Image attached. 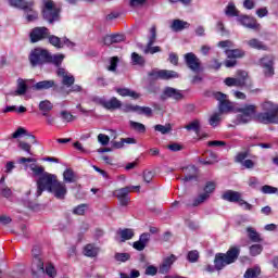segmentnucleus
I'll return each mask as SVG.
<instances>
[{
	"label": "nucleus",
	"instance_id": "obj_1",
	"mask_svg": "<svg viewBox=\"0 0 278 278\" xmlns=\"http://www.w3.org/2000/svg\"><path fill=\"white\" fill-rule=\"evenodd\" d=\"M264 113H258L256 118L263 125H278V104L266 101L262 104Z\"/></svg>",
	"mask_w": 278,
	"mask_h": 278
},
{
	"label": "nucleus",
	"instance_id": "obj_2",
	"mask_svg": "<svg viewBox=\"0 0 278 278\" xmlns=\"http://www.w3.org/2000/svg\"><path fill=\"white\" fill-rule=\"evenodd\" d=\"M238 257H240V248L238 247L230 248L227 253H217L214 258L216 270H223L225 266L233 264Z\"/></svg>",
	"mask_w": 278,
	"mask_h": 278
},
{
	"label": "nucleus",
	"instance_id": "obj_3",
	"mask_svg": "<svg viewBox=\"0 0 278 278\" xmlns=\"http://www.w3.org/2000/svg\"><path fill=\"white\" fill-rule=\"evenodd\" d=\"M42 16L50 24L60 21V8L55 5L53 0H42Z\"/></svg>",
	"mask_w": 278,
	"mask_h": 278
},
{
	"label": "nucleus",
	"instance_id": "obj_4",
	"mask_svg": "<svg viewBox=\"0 0 278 278\" xmlns=\"http://www.w3.org/2000/svg\"><path fill=\"white\" fill-rule=\"evenodd\" d=\"M56 181L58 176L55 174L43 173L37 180V197H41L45 190L50 192Z\"/></svg>",
	"mask_w": 278,
	"mask_h": 278
},
{
	"label": "nucleus",
	"instance_id": "obj_5",
	"mask_svg": "<svg viewBox=\"0 0 278 278\" xmlns=\"http://www.w3.org/2000/svg\"><path fill=\"white\" fill-rule=\"evenodd\" d=\"M49 58V50L45 48H35L31 50L28 60L30 62V66H45L47 64Z\"/></svg>",
	"mask_w": 278,
	"mask_h": 278
},
{
	"label": "nucleus",
	"instance_id": "obj_6",
	"mask_svg": "<svg viewBox=\"0 0 278 278\" xmlns=\"http://www.w3.org/2000/svg\"><path fill=\"white\" fill-rule=\"evenodd\" d=\"M134 190H140V186H128L124 188L116 189L113 192V195L116 197V199L119 201V204L123 207H127L129 205V192H134Z\"/></svg>",
	"mask_w": 278,
	"mask_h": 278
},
{
	"label": "nucleus",
	"instance_id": "obj_7",
	"mask_svg": "<svg viewBox=\"0 0 278 278\" xmlns=\"http://www.w3.org/2000/svg\"><path fill=\"white\" fill-rule=\"evenodd\" d=\"M240 114L237 115L236 125H247V123H251L253 116H255V105L250 104L245 105L238 110Z\"/></svg>",
	"mask_w": 278,
	"mask_h": 278
},
{
	"label": "nucleus",
	"instance_id": "obj_8",
	"mask_svg": "<svg viewBox=\"0 0 278 278\" xmlns=\"http://www.w3.org/2000/svg\"><path fill=\"white\" fill-rule=\"evenodd\" d=\"M258 64L263 68L265 77L275 75V56L267 54L260 59Z\"/></svg>",
	"mask_w": 278,
	"mask_h": 278
},
{
	"label": "nucleus",
	"instance_id": "obj_9",
	"mask_svg": "<svg viewBox=\"0 0 278 278\" xmlns=\"http://www.w3.org/2000/svg\"><path fill=\"white\" fill-rule=\"evenodd\" d=\"M249 79V74L244 71L237 72V77H227L225 79L226 86H235L237 88H244L247 86V80Z\"/></svg>",
	"mask_w": 278,
	"mask_h": 278
},
{
	"label": "nucleus",
	"instance_id": "obj_10",
	"mask_svg": "<svg viewBox=\"0 0 278 278\" xmlns=\"http://www.w3.org/2000/svg\"><path fill=\"white\" fill-rule=\"evenodd\" d=\"M214 97L216 101L219 102V114H225L227 112H231L233 110V105L231 102L227 99V94L223 92H215Z\"/></svg>",
	"mask_w": 278,
	"mask_h": 278
},
{
	"label": "nucleus",
	"instance_id": "obj_11",
	"mask_svg": "<svg viewBox=\"0 0 278 278\" xmlns=\"http://www.w3.org/2000/svg\"><path fill=\"white\" fill-rule=\"evenodd\" d=\"M161 99L163 101H166V99H173L174 101H181V99H184V93H181V90L179 89H175L173 87H165L161 94Z\"/></svg>",
	"mask_w": 278,
	"mask_h": 278
},
{
	"label": "nucleus",
	"instance_id": "obj_12",
	"mask_svg": "<svg viewBox=\"0 0 278 278\" xmlns=\"http://www.w3.org/2000/svg\"><path fill=\"white\" fill-rule=\"evenodd\" d=\"M49 28L47 27H35L30 31V41L31 42H40V40H47L49 38Z\"/></svg>",
	"mask_w": 278,
	"mask_h": 278
},
{
	"label": "nucleus",
	"instance_id": "obj_13",
	"mask_svg": "<svg viewBox=\"0 0 278 278\" xmlns=\"http://www.w3.org/2000/svg\"><path fill=\"white\" fill-rule=\"evenodd\" d=\"M185 62L188 68L193 71V73H199V71H201V60L197 58V54L192 52L185 54Z\"/></svg>",
	"mask_w": 278,
	"mask_h": 278
},
{
	"label": "nucleus",
	"instance_id": "obj_14",
	"mask_svg": "<svg viewBox=\"0 0 278 278\" xmlns=\"http://www.w3.org/2000/svg\"><path fill=\"white\" fill-rule=\"evenodd\" d=\"M49 192L54 194L55 199L64 200L68 189H66V184L58 180Z\"/></svg>",
	"mask_w": 278,
	"mask_h": 278
},
{
	"label": "nucleus",
	"instance_id": "obj_15",
	"mask_svg": "<svg viewBox=\"0 0 278 278\" xmlns=\"http://www.w3.org/2000/svg\"><path fill=\"white\" fill-rule=\"evenodd\" d=\"M238 23L248 29H260V23L257 20L249 16V15H239L237 17Z\"/></svg>",
	"mask_w": 278,
	"mask_h": 278
},
{
	"label": "nucleus",
	"instance_id": "obj_16",
	"mask_svg": "<svg viewBox=\"0 0 278 278\" xmlns=\"http://www.w3.org/2000/svg\"><path fill=\"white\" fill-rule=\"evenodd\" d=\"M58 77H62V84L66 88H71L73 84H75V76L68 73L65 68H58L56 70Z\"/></svg>",
	"mask_w": 278,
	"mask_h": 278
},
{
	"label": "nucleus",
	"instance_id": "obj_17",
	"mask_svg": "<svg viewBox=\"0 0 278 278\" xmlns=\"http://www.w3.org/2000/svg\"><path fill=\"white\" fill-rule=\"evenodd\" d=\"M175 262H177V256H175V254L165 257L159 268V273H161V275H166Z\"/></svg>",
	"mask_w": 278,
	"mask_h": 278
},
{
	"label": "nucleus",
	"instance_id": "obj_18",
	"mask_svg": "<svg viewBox=\"0 0 278 278\" xmlns=\"http://www.w3.org/2000/svg\"><path fill=\"white\" fill-rule=\"evenodd\" d=\"M224 201H229V203H240L242 199V193L233 190H226L222 194Z\"/></svg>",
	"mask_w": 278,
	"mask_h": 278
},
{
	"label": "nucleus",
	"instance_id": "obj_19",
	"mask_svg": "<svg viewBox=\"0 0 278 278\" xmlns=\"http://www.w3.org/2000/svg\"><path fill=\"white\" fill-rule=\"evenodd\" d=\"M64 58H66V55H64L62 53L53 54L50 51H48L47 64H52L56 68H63L61 66H62V62H64Z\"/></svg>",
	"mask_w": 278,
	"mask_h": 278
},
{
	"label": "nucleus",
	"instance_id": "obj_20",
	"mask_svg": "<svg viewBox=\"0 0 278 278\" xmlns=\"http://www.w3.org/2000/svg\"><path fill=\"white\" fill-rule=\"evenodd\" d=\"M244 43L248 45L250 49H255L256 51H268V46L257 38L245 40Z\"/></svg>",
	"mask_w": 278,
	"mask_h": 278
},
{
	"label": "nucleus",
	"instance_id": "obj_21",
	"mask_svg": "<svg viewBox=\"0 0 278 278\" xmlns=\"http://www.w3.org/2000/svg\"><path fill=\"white\" fill-rule=\"evenodd\" d=\"M184 173H185V177L182 178V181H192L194 179H197V175H198V169L197 166L194 165H189L185 168H182Z\"/></svg>",
	"mask_w": 278,
	"mask_h": 278
},
{
	"label": "nucleus",
	"instance_id": "obj_22",
	"mask_svg": "<svg viewBox=\"0 0 278 278\" xmlns=\"http://www.w3.org/2000/svg\"><path fill=\"white\" fill-rule=\"evenodd\" d=\"M31 271L33 275H38V273L45 275V262H42V258H40V256H36L35 258H33Z\"/></svg>",
	"mask_w": 278,
	"mask_h": 278
},
{
	"label": "nucleus",
	"instance_id": "obj_23",
	"mask_svg": "<svg viewBox=\"0 0 278 278\" xmlns=\"http://www.w3.org/2000/svg\"><path fill=\"white\" fill-rule=\"evenodd\" d=\"M10 5L20 10H29L34 5V0H9Z\"/></svg>",
	"mask_w": 278,
	"mask_h": 278
},
{
	"label": "nucleus",
	"instance_id": "obj_24",
	"mask_svg": "<svg viewBox=\"0 0 278 278\" xmlns=\"http://www.w3.org/2000/svg\"><path fill=\"white\" fill-rule=\"evenodd\" d=\"M123 108V102L118 100L116 97L111 98L110 100H105L104 102V110H121Z\"/></svg>",
	"mask_w": 278,
	"mask_h": 278
},
{
	"label": "nucleus",
	"instance_id": "obj_25",
	"mask_svg": "<svg viewBox=\"0 0 278 278\" xmlns=\"http://www.w3.org/2000/svg\"><path fill=\"white\" fill-rule=\"evenodd\" d=\"M34 90H49L56 88L55 80H42L33 86Z\"/></svg>",
	"mask_w": 278,
	"mask_h": 278
},
{
	"label": "nucleus",
	"instance_id": "obj_26",
	"mask_svg": "<svg viewBox=\"0 0 278 278\" xmlns=\"http://www.w3.org/2000/svg\"><path fill=\"white\" fill-rule=\"evenodd\" d=\"M188 27H190V24L181 20H174L170 25L173 31H184V29H188Z\"/></svg>",
	"mask_w": 278,
	"mask_h": 278
},
{
	"label": "nucleus",
	"instance_id": "obj_27",
	"mask_svg": "<svg viewBox=\"0 0 278 278\" xmlns=\"http://www.w3.org/2000/svg\"><path fill=\"white\" fill-rule=\"evenodd\" d=\"M247 233H248V238H249V240H251V242H263L264 241V239H262V235L260 232H257V230H255V228H253V227H248Z\"/></svg>",
	"mask_w": 278,
	"mask_h": 278
},
{
	"label": "nucleus",
	"instance_id": "obj_28",
	"mask_svg": "<svg viewBox=\"0 0 278 278\" xmlns=\"http://www.w3.org/2000/svg\"><path fill=\"white\" fill-rule=\"evenodd\" d=\"M27 93V80L23 78L17 79V88L14 92L15 97H23V94Z\"/></svg>",
	"mask_w": 278,
	"mask_h": 278
},
{
	"label": "nucleus",
	"instance_id": "obj_29",
	"mask_svg": "<svg viewBox=\"0 0 278 278\" xmlns=\"http://www.w3.org/2000/svg\"><path fill=\"white\" fill-rule=\"evenodd\" d=\"M115 91L121 97H131V99H140V93L128 88H116Z\"/></svg>",
	"mask_w": 278,
	"mask_h": 278
},
{
	"label": "nucleus",
	"instance_id": "obj_30",
	"mask_svg": "<svg viewBox=\"0 0 278 278\" xmlns=\"http://www.w3.org/2000/svg\"><path fill=\"white\" fill-rule=\"evenodd\" d=\"M225 14L226 16H229L231 18L236 17L237 18L240 16V11H238V9L236 8V3H233V1H230L226 9H225Z\"/></svg>",
	"mask_w": 278,
	"mask_h": 278
},
{
	"label": "nucleus",
	"instance_id": "obj_31",
	"mask_svg": "<svg viewBox=\"0 0 278 278\" xmlns=\"http://www.w3.org/2000/svg\"><path fill=\"white\" fill-rule=\"evenodd\" d=\"M63 181L65 184H75L77 181V175L72 168H67L63 173Z\"/></svg>",
	"mask_w": 278,
	"mask_h": 278
},
{
	"label": "nucleus",
	"instance_id": "obj_32",
	"mask_svg": "<svg viewBox=\"0 0 278 278\" xmlns=\"http://www.w3.org/2000/svg\"><path fill=\"white\" fill-rule=\"evenodd\" d=\"M84 254L87 257H97V255H99V248H97L94 244L89 243L87 245H85L84 248Z\"/></svg>",
	"mask_w": 278,
	"mask_h": 278
},
{
	"label": "nucleus",
	"instance_id": "obj_33",
	"mask_svg": "<svg viewBox=\"0 0 278 278\" xmlns=\"http://www.w3.org/2000/svg\"><path fill=\"white\" fill-rule=\"evenodd\" d=\"M21 136H28V138H30V141L33 142V144H36V137L34 135H29L27 134V129L23 128V127H18L13 134H12V138H21Z\"/></svg>",
	"mask_w": 278,
	"mask_h": 278
},
{
	"label": "nucleus",
	"instance_id": "obj_34",
	"mask_svg": "<svg viewBox=\"0 0 278 278\" xmlns=\"http://www.w3.org/2000/svg\"><path fill=\"white\" fill-rule=\"evenodd\" d=\"M117 233L121 236L122 242H127V240H131L135 236L134 229L131 228L119 229Z\"/></svg>",
	"mask_w": 278,
	"mask_h": 278
},
{
	"label": "nucleus",
	"instance_id": "obj_35",
	"mask_svg": "<svg viewBox=\"0 0 278 278\" xmlns=\"http://www.w3.org/2000/svg\"><path fill=\"white\" fill-rule=\"evenodd\" d=\"M39 110L42 112V116H49V113L53 110V103L48 100L41 101L39 103Z\"/></svg>",
	"mask_w": 278,
	"mask_h": 278
},
{
	"label": "nucleus",
	"instance_id": "obj_36",
	"mask_svg": "<svg viewBox=\"0 0 278 278\" xmlns=\"http://www.w3.org/2000/svg\"><path fill=\"white\" fill-rule=\"evenodd\" d=\"M47 39L52 45V47H55V49H64V43H62V38L55 35H51V33H49Z\"/></svg>",
	"mask_w": 278,
	"mask_h": 278
},
{
	"label": "nucleus",
	"instance_id": "obj_37",
	"mask_svg": "<svg viewBox=\"0 0 278 278\" xmlns=\"http://www.w3.org/2000/svg\"><path fill=\"white\" fill-rule=\"evenodd\" d=\"M185 129H187V131H194V134L199 136V134H201V122H199V119H194L186 125Z\"/></svg>",
	"mask_w": 278,
	"mask_h": 278
},
{
	"label": "nucleus",
	"instance_id": "obj_38",
	"mask_svg": "<svg viewBox=\"0 0 278 278\" xmlns=\"http://www.w3.org/2000/svg\"><path fill=\"white\" fill-rule=\"evenodd\" d=\"M24 12L26 14V21L28 23H33V21L38 20V12L34 10V5H30L29 9H25Z\"/></svg>",
	"mask_w": 278,
	"mask_h": 278
},
{
	"label": "nucleus",
	"instance_id": "obj_39",
	"mask_svg": "<svg viewBox=\"0 0 278 278\" xmlns=\"http://www.w3.org/2000/svg\"><path fill=\"white\" fill-rule=\"evenodd\" d=\"M227 58L238 60V58H244L245 52L242 49L226 50Z\"/></svg>",
	"mask_w": 278,
	"mask_h": 278
},
{
	"label": "nucleus",
	"instance_id": "obj_40",
	"mask_svg": "<svg viewBox=\"0 0 278 278\" xmlns=\"http://www.w3.org/2000/svg\"><path fill=\"white\" fill-rule=\"evenodd\" d=\"M161 74L163 80L177 79V77H179L177 72L170 70H162Z\"/></svg>",
	"mask_w": 278,
	"mask_h": 278
},
{
	"label": "nucleus",
	"instance_id": "obj_41",
	"mask_svg": "<svg viewBox=\"0 0 278 278\" xmlns=\"http://www.w3.org/2000/svg\"><path fill=\"white\" fill-rule=\"evenodd\" d=\"M144 56L132 52L131 53V63L134 64V66H144Z\"/></svg>",
	"mask_w": 278,
	"mask_h": 278
},
{
	"label": "nucleus",
	"instance_id": "obj_42",
	"mask_svg": "<svg viewBox=\"0 0 278 278\" xmlns=\"http://www.w3.org/2000/svg\"><path fill=\"white\" fill-rule=\"evenodd\" d=\"M118 62H119V59L118 56H112L109 59V64L106 66V70L110 71V73H116V68H118Z\"/></svg>",
	"mask_w": 278,
	"mask_h": 278
},
{
	"label": "nucleus",
	"instance_id": "obj_43",
	"mask_svg": "<svg viewBox=\"0 0 278 278\" xmlns=\"http://www.w3.org/2000/svg\"><path fill=\"white\" fill-rule=\"evenodd\" d=\"M261 273H262V269H260V267L249 268L244 274V278H257L260 277Z\"/></svg>",
	"mask_w": 278,
	"mask_h": 278
},
{
	"label": "nucleus",
	"instance_id": "obj_44",
	"mask_svg": "<svg viewBox=\"0 0 278 278\" xmlns=\"http://www.w3.org/2000/svg\"><path fill=\"white\" fill-rule=\"evenodd\" d=\"M129 125L131 129H134L135 131H138L139 134H144V131H147V127L142 123L129 121Z\"/></svg>",
	"mask_w": 278,
	"mask_h": 278
},
{
	"label": "nucleus",
	"instance_id": "obj_45",
	"mask_svg": "<svg viewBox=\"0 0 278 278\" xmlns=\"http://www.w3.org/2000/svg\"><path fill=\"white\" fill-rule=\"evenodd\" d=\"M210 199V194L201 193L197 199L193 200L192 207H199L202 203H205Z\"/></svg>",
	"mask_w": 278,
	"mask_h": 278
},
{
	"label": "nucleus",
	"instance_id": "obj_46",
	"mask_svg": "<svg viewBox=\"0 0 278 278\" xmlns=\"http://www.w3.org/2000/svg\"><path fill=\"white\" fill-rule=\"evenodd\" d=\"M172 126L170 124H166L165 126L162 124H157L154 126L155 131H160L163 135L169 134L172 131Z\"/></svg>",
	"mask_w": 278,
	"mask_h": 278
},
{
	"label": "nucleus",
	"instance_id": "obj_47",
	"mask_svg": "<svg viewBox=\"0 0 278 278\" xmlns=\"http://www.w3.org/2000/svg\"><path fill=\"white\" fill-rule=\"evenodd\" d=\"M160 51H162V48H160V46L153 47V45L147 43L143 53H146V55L149 53L153 55L154 53H160Z\"/></svg>",
	"mask_w": 278,
	"mask_h": 278
},
{
	"label": "nucleus",
	"instance_id": "obj_48",
	"mask_svg": "<svg viewBox=\"0 0 278 278\" xmlns=\"http://www.w3.org/2000/svg\"><path fill=\"white\" fill-rule=\"evenodd\" d=\"M199 257H200L199 251H197V250H191L187 254V260L191 264H195V262H199Z\"/></svg>",
	"mask_w": 278,
	"mask_h": 278
},
{
	"label": "nucleus",
	"instance_id": "obj_49",
	"mask_svg": "<svg viewBox=\"0 0 278 278\" xmlns=\"http://www.w3.org/2000/svg\"><path fill=\"white\" fill-rule=\"evenodd\" d=\"M114 260H116V262H129V260H131V254L130 253H115L114 255Z\"/></svg>",
	"mask_w": 278,
	"mask_h": 278
},
{
	"label": "nucleus",
	"instance_id": "obj_50",
	"mask_svg": "<svg viewBox=\"0 0 278 278\" xmlns=\"http://www.w3.org/2000/svg\"><path fill=\"white\" fill-rule=\"evenodd\" d=\"M264 251V247L262 244H253L250 247V255L252 257H256V255H260Z\"/></svg>",
	"mask_w": 278,
	"mask_h": 278
},
{
	"label": "nucleus",
	"instance_id": "obj_51",
	"mask_svg": "<svg viewBox=\"0 0 278 278\" xmlns=\"http://www.w3.org/2000/svg\"><path fill=\"white\" fill-rule=\"evenodd\" d=\"M261 192L263 194H277L278 189L276 187L270 186V185H265L261 188Z\"/></svg>",
	"mask_w": 278,
	"mask_h": 278
},
{
	"label": "nucleus",
	"instance_id": "obj_52",
	"mask_svg": "<svg viewBox=\"0 0 278 278\" xmlns=\"http://www.w3.org/2000/svg\"><path fill=\"white\" fill-rule=\"evenodd\" d=\"M119 110H122V112H124L125 114H129V112H136V113H138V105H134V104H122V106L119 108Z\"/></svg>",
	"mask_w": 278,
	"mask_h": 278
},
{
	"label": "nucleus",
	"instance_id": "obj_53",
	"mask_svg": "<svg viewBox=\"0 0 278 278\" xmlns=\"http://www.w3.org/2000/svg\"><path fill=\"white\" fill-rule=\"evenodd\" d=\"M30 170L34 173V175H36V177H42V175L46 173L45 167L38 166L36 164L30 165Z\"/></svg>",
	"mask_w": 278,
	"mask_h": 278
},
{
	"label": "nucleus",
	"instance_id": "obj_54",
	"mask_svg": "<svg viewBox=\"0 0 278 278\" xmlns=\"http://www.w3.org/2000/svg\"><path fill=\"white\" fill-rule=\"evenodd\" d=\"M155 40H157V28L155 26H152L150 28L148 45H155Z\"/></svg>",
	"mask_w": 278,
	"mask_h": 278
},
{
	"label": "nucleus",
	"instance_id": "obj_55",
	"mask_svg": "<svg viewBox=\"0 0 278 278\" xmlns=\"http://www.w3.org/2000/svg\"><path fill=\"white\" fill-rule=\"evenodd\" d=\"M0 194L4 199H12V189L5 185H2L0 188Z\"/></svg>",
	"mask_w": 278,
	"mask_h": 278
},
{
	"label": "nucleus",
	"instance_id": "obj_56",
	"mask_svg": "<svg viewBox=\"0 0 278 278\" xmlns=\"http://www.w3.org/2000/svg\"><path fill=\"white\" fill-rule=\"evenodd\" d=\"M220 114L222 113H214L210 119H208V124L211 125V127H218V123H220Z\"/></svg>",
	"mask_w": 278,
	"mask_h": 278
},
{
	"label": "nucleus",
	"instance_id": "obj_57",
	"mask_svg": "<svg viewBox=\"0 0 278 278\" xmlns=\"http://www.w3.org/2000/svg\"><path fill=\"white\" fill-rule=\"evenodd\" d=\"M137 114H144L146 116H151L153 114V110L149 106H137Z\"/></svg>",
	"mask_w": 278,
	"mask_h": 278
},
{
	"label": "nucleus",
	"instance_id": "obj_58",
	"mask_svg": "<svg viewBox=\"0 0 278 278\" xmlns=\"http://www.w3.org/2000/svg\"><path fill=\"white\" fill-rule=\"evenodd\" d=\"M18 149H21L22 151H25L26 153H28V155H33L31 146L25 141L18 142Z\"/></svg>",
	"mask_w": 278,
	"mask_h": 278
},
{
	"label": "nucleus",
	"instance_id": "obj_59",
	"mask_svg": "<svg viewBox=\"0 0 278 278\" xmlns=\"http://www.w3.org/2000/svg\"><path fill=\"white\" fill-rule=\"evenodd\" d=\"M150 79H153L154 81L157 79H162V70H152L149 72Z\"/></svg>",
	"mask_w": 278,
	"mask_h": 278
},
{
	"label": "nucleus",
	"instance_id": "obj_60",
	"mask_svg": "<svg viewBox=\"0 0 278 278\" xmlns=\"http://www.w3.org/2000/svg\"><path fill=\"white\" fill-rule=\"evenodd\" d=\"M98 142H100L102 147H108V144H110V137L108 135L100 134L98 135Z\"/></svg>",
	"mask_w": 278,
	"mask_h": 278
},
{
	"label": "nucleus",
	"instance_id": "obj_61",
	"mask_svg": "<svg viewBox=\"0 0 278 278\" xmlns=\"http://www.w3.org/2000/svg\"><path fill=\"white\" fill-rule=\"evenodd\" d=\"M214 190H216V184L215 182H212V181H208L206 182L205 187H204V193L205 194H212V192H214Z\"/></svg>",
	"mask_w": 278,
	"mask_h": 278
},
{
	"label": "nucleus",
	"instance_id": "obj_62",
	"mask_svg": "<svg viewBox=\"0 0 278 278\" xmlns=\"http://www.w3.org/2000/svg\"><path fill=\"white\" fill-rule=\"evenodd\" d=\"M45 273L48 275V277H55V267L53 264L49 263L46 265Z\"/></svg>",
	"mask_w": 278,
	"mask_h": 278
},
{
	"label": "nucleus",
	"instance_id": "obj_63",
	"mask_svg": "<svg viewBox=\"0 0 278 278\" xmlns=\"http://www.w3.org/2000/svg\"><path fill=\"white\" fill-rule=\"evenodd\" d=\"M86 204H80L73 210V214H76L77 216H84V214H86Z\"/></svg>",
	"mask_w": 278,
	"mask_h": 278
},
{
	"label": "nucleus",
	"instance_id": "obj_64",
	"mask_svg": "<svg viewBox=\"0 0 278 278\" xmlns=\"http://www.w3.org/2000/svg\"><path fill=\"white\" fill-rule=\"evenodd\" d=\"M61 117L66 123H72V121H75V117L68 111H62L61 112Z\"/></svg>",
	"mask_w": 278,
	"mask_h": 278
}]
</instances>
